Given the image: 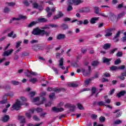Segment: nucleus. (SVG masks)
<instances>
[{
	"instance_id": "39448f33",
	"label": "nucleus",
	"mask_w": 126,
	"mask_h": 126,
	"mask_svg": "<svg viewBox=\"0 0 126 126\" xmlns=\"http://www.w3.org/2000/svg\"><path fill=\"white\" fill-rule=\"evenodd\" d=\"M31 3H32V7L36 9H39V10H43V7L41 5H39L37 3V2L34 0H31L30 1Z\"/></svg>"
},
{
	"instance_id": "c85d7f7f",
	"label": "nucleus",
	"mask_w": 126,
	"mask_h": 126,
	"mask_svg": "<svg viewBox=\"0 0 126 126\" xmlns=\"http://www.w3.org/2000/svg\"><path fill=\"white\" fill-rule=\"evenodd\" d=\"M8 37H12V38H16V34H14L13 35V31H12L11 32L9 33L8 34Z\"/></svg>"
},
{
	"instance_id": "bb28decb",
	"label": "nucleus",
	"mask_w": 126,
	"mask_h": 126,
	"mask_svg": "<svg viewBox=\"0 0 126 126\" xmlns=\"http://www.w3.org/2000/svg\"><path fill=\"white\" fill-rule=\"evenodd\" d=\"M68 86H69V87L76 88L78 87V84L75 83H70L68 84Z\"/></svg>"
},
{
	"instance_id": "aec40b11",
	"label": "nucleus",
	"mask_w": 126,
	"mask_h": 126,
	"mask_svg": "<svg viewBox=\"0 0 126 126\" xmlns=\"http://www.w3.org/2000/svg\"><path fill=\"white\" fill-rule=\"evenodd\" d=\"M37 23H38V21H32L30 23L29 25L27 26V27H28V28H31L32 27H33V26H35Z\"/></svg>"
},
{
	"instance_id": "f8f14e48",
	"label": "nucleus",
	"mask_w": 126,
	"mask_h": 126,
	"mask_svg": "<svg viewBox=\"0 0 126 126\" xmlns=\"http://www.w3.org/2000/svg\"><path fill=\"white\" fill-rule=\"evenodd\" d=\"M120 35H121V32L118 31L117 32V34L115 35V36L113 37V40L114 43H117L119 41V37H120Z\"/></svg>"
},
{
	"instance_id": "c9c22d12",
	"label": "nucleus",
	"mask_w": 126,
	"mask_h": 126,
	"mask_svg": "<svg viewBox=\"0 0 126 126\" xmlns=\"http://www.w3.org/2000/svg\"><path fill=\"white\" fill-rule=\"evenodd\" d=\"M77 105L79 110H84V107H83L82 104L77 103Z\"/></svg>"
},
{
	"instance_id": "58836bf2",
	"label": "nucleus",
	"mask_w": 126,
	"mask_h": 126,
	"mask_svg": "<svg viewBox=\"0 0 126 126\" xmlns=\"http://www.w3.org/2000/svg\"><path fill=\"white\" fill-rule=\"evenodd\" d=\"M97 105L98 106H106V104H105V102L103 101H100L97 102Z\"/></svg>"
},
{
	"instance_id": "0e129e2a",
	"label": "nucleus",
	"mask_w": 126,
	"mask_h": 126,
	"mask_svg": "<svg viewBox=\"0 0 126 126\" xmlns=\"http://www.w3.org/2000/svg\"><path fill=\"white\" fill-rule=\"evenodd\" d=\"M50 25H45L44 27L41 28V29H50Z\"/></svg>"
},
{
	"instance_id": "c756f323",
	"label": "nucleus",
	"mask_w": 126,
	"mask_h": 126,
	"mask_svg": "<svg viewBox=\"0 0 126 126\" xmlns=\"http://www.w3.org/2000/svg\"><path fill=\"white\" fill-rule=\"evenodd\" d=\"M118 67L117 66L113 65L111 67H110V70H112V71H116V70H118Z\"/></svg>"
},
{
	"instance_id": "79ce46f5",
	"label": "nucleus",
	"mask_w": 126,
	"mask_h": 126,
	"mask_svg": "<svg viewBox=\"0 0 126 126\" xmlns=\"http://www.w3.org/2000/svg\"><path fill=\"white\" fill-rule=\"evenodd\" d=\"M99 120L101 123H104V122L106 121V118H105L104 117L101 116L99 117Z\"/></svg>"
},
{
	"instance_id": "a19ab883",
	"label": "nucleus",
	"mask_w": 126,
	"mask_h": 126,
	"mask_svg": "<svg viewBox=\"0 0 126 126\" xmlns=\"http://www.w3.org/2000/svg\"><path fill=\"white\" fill-rule=\"evenodd\" d=\"M99 62H98V61H93L92 63V65H93V66H96L97 65H98V64H99Z\"/></svg>"
},
{
	"instance_id": "6e6d98bb",
	"label": "nucleus",
	"mask_w": 126,
	"mask_h": 126,
	"mask_svg": "<svg viewBox=\"0 0 126 126\" xmlns=\"http://www.w3.org/2000/svg\"><path fill=\"white\" fill-rule=\"evenodd\" d=\"M118 67V69H121L122 70H124V69L126 68V66L123 65L119 66Z\"/></svg>"
},
{
	"instance_id": "ea45409f",
	"label": "nucleus",
	"mask_w": 126,
	"mask_h": 126,
	"mask_svg": "<svg viewBox=\"0 0 126 126\" xmlns=\"http://www.w3.org/2000/svg\"><path fill=\"white\" fill-rule=\"evenodd\" d=\"M94 13H95V14H99V7L97 6L94 7Z\"/></svg>"
},
{
	"instance_id": "5701e85b",
	"label": "nucleus",
	"mask_w": 126,
	"mask_h": 126,
	"mask_svg": "<svg viewBox=\"0 0 126 126\" xmlns=\"http://www.w3.org/2000/svg\"><path fill=\"white\" fill-rule=\"evenodd\" d=\"M102 48L104 50L110 49V48H111V44H110L109 43H106L104 45H103Z\"/></svg>"
},
{
	"instance_id": "393cba45",
	"label": "nucleus",
	"mask_w": 126,
	"mask_h": 126,
	"mask_svg": "<svg viewBox=\"0 0 126 126\" xmlns=\"http://www.w3.org/2000/svg\"><path fill=\"white\" fill-rule=\"evenodd\" d=\"M24 74H25L26 76H27V77H31V71H30L29 70L25 71Z\"/></svg>"
},
{
	"instance_id": "09e8293b",
	"label": "nucleus",
	"mask_w": 126,
	"mask_h": 126,
	"mask_svg": "<svg viewBox=\"0 0 126 126\" xmlns=\"http://www.w3.org/2000/svg\"><path fill=\"white\" fill-rule=\"evenodd\" d=\"M41 125H43V122H41L39 124H35L34 125H32V124H29L28 126H40Z\"/></svg>"
},
{
	"instance_id": "c03bdc74",
	"label": "nucleus",
	"mask_w": 126,
	"mask_h": 126,
	"mask_svg": "<svg viewBox=\"0 0 126 126\" xmlns=\"http://www.w3.org/2000/svg\"><path fill=\"white\" fill-rule=\"evenodd\" d=\"M20 99L22 102H26L27 101V98H25L24 96L20 97Z\"/></svg>"
},
{
	"instance_id": "f704fd0d",
	"label": "nucleus",
	"mask_w": 126,
	"mask_h": 126,
	"mask_svg": "<svg viewBox=\"0 0 126 126\" xmlns=\"http://www.w3.org/2000/svg\"><path fill=\"white\" fill-rule=\"evenodd\" d=\"M30 82H32V83L35 84V82L37 81V78H33L32 79H30L29 80Z\"/></svg>"
},
{
	"instance_id": "b1692460",
	"label": "nucleus",
	"mask_w": 126,
	"mask_h": 126,
	"mask_svg": "<svg viewBox=\"0 0 126 126\" xmlns=\"http://www.w3.org/2000/svg\"><path fill=\"white\" fill-rule=\"evenodd\" d=\"M76 21H77V24L78 25H81V24H83V21H77V19H75V20L72 21L71 22V23H73L74 22H76Z\"/></svg>"
},
{
	"instance_id": "cd10ccee",
	"label": "nucleus",
	"mask_w": 126,
	"mask_h": 126,
	"mask_svg": "<svg viewBox=\"0 0 126 126\" xmlns=\"http://www.w3.org/2000/svg\"><path fill=\"white\" fill-rule=\"evenodd\" d=\"M37 22H48V20L46 18H41L38 19Z\"/></svg>"
},
{
	"instance_id": "ddd939ff",
	"label": "nucleus",
	"mask_w": 126,
	"mask_h": 126,
	"mask_svg": "<svg viewBox=\"0 0 126 126\" xmlns=\"http://www.w3.org/2000/svg\"><path fill=\"white\" fill-rule=\"evenodd\" d=\"M114 29H110L109 30H106V34H105V37H110V36H112L113 35V33L112 32L113 31Z\"/></svg>"
},
{
	"instance_id": "f03ea898",
	"label": "nucleus",
	"mask_w": 126,
	"mask_h": 126,
	"mask_svg": "<svg viewBox=\"0 0 126 126\" xmlns=\"http://www.w3.org/2000/svg\"><path fill=\"white\" fill-rule=\"evenodd\" d=\"M9 96L10 97H12L13 96V94L8 93L3 95L2 97V100L0 101V104L3 105V104H6L7 102V98L6 96Z\"/></svg>"
},
{
	"instance_id": "4c0bfd02",
	"label": "nucleus",
	"mask_w": 126,
	"mask_h": 126,
	"mask_svg": "<svg viewBox=\"0 0 126 126\" xmlns=\"http://www.w3.org/2000/svg\"><path fill=\"white\" fill-rule=\"evenodd\" d=\"M6 4H7L8 6H14V5H15V3L13 2H6Z\"/></svg>"
},
{
	"instance_id": "9b49d317",
	"label": "nucleus",
	"mask_w": 126,
	"mask_h": 126,
	"mask_svg": "<svg viewBox=\"0 0 126 126\" xmlns=\"http://www.w3.org/2000/svg\"><path fill=\"white\" fill-rule=\"evenodd\" d=\"M64 110V109H63V108H57L56 107H52V111L53 112H55V113L63 112Z\"/></svg>"
},
{
	"instance_id": "72a5a7b5",
	"label": "nucleus",
	"mask_w": 126,
	"mask_h": 126,
	"mask_svg": "<svg viewBox=\"0 0 126 126\" xmlns=\"http://www.w3.org/2000/svg\"><path fill=\"white\" fill-rule=\"evenodd\" d=\"M19 119V120H21V123L22 124L25 123V117L20 116Z\"/></svg>"
},
{
	"instance_id": "4be33fe9",
	"label": "nucleus",
	"mask_w": 126,
	"mask_h": 126,
	"mask_svg": "<svg viewBox=\"0 0 126 126\" xmlns=\"http://www.w3.org/2000/svg\"><path fill=\"white\" fill-rule=\"evenodd\" d=\"M61 27L63 30H66V29H68L69 28V27H68V25L66 24H62L61 25Z\"/></svg>"
},
{
	"instance_id": "864d4df0",
	"label": "nucleus",
	"mask_w": 126,
	"mask_h": 126,
	"mask_svg": "<svg viewBox=\"0 0 126 126\" xmlns=\"http://www.w3.org/2000/svg\"><path fill=\"white\" fill-rule=\"evenodd\" d=\"M71 20V19L68 18V17H65L63 19V21L65 22H67L68 21H70Z\"/></svg>"
},
{
	"instance_id": "4d7b16f0",
	"label": "nucleus",
	"mask_w": 126,
	"mask_h": 126,
	"mask_svg": "<svg viewBox=\"0 0 126 126\" xmlns=\"http://www.w3.org/2000/svg\"><path fill=\"white\" fill-rule=\"evenodd\" d=\"M57 15H58L59 17L61 18V17H63V14L62 11H59Z\"/></svg>"
},
{
	"instance_id": "0eeeda50",
	"label": "nucleus",
	"mask_w": 126,
	"mask_h": 126,
	"mask_svg": "<svg viewBox=\"0 0 126 126\" xmlns=\"http://www.w3.org/2000/svg\"><path fill=\"white\" fill-rule=\"evenodd\" d=\"M82 2H83V1L81 0H68V3L69 5L74 4V5H78Z\"/></svg>"
},
{
	"instance_id": "5fc2aeb1",
	"label": "nucleus",
	"mask_w": 126,
	"mask_h": 126,
	"mask_svg": "<svg viewBox=\"0 0 126 126\" xmlns=\"http://www.w3.org/2000/svg\"><path fill=\"white\" fill-rule=\"evenodd\" d=\"M53 70L55 72L56 74H59V71H58V69L56 67H52Z\"/></svg>"
},
{
	"instance_id": "1a4fd4ad",
	"label": "nucleus",
	"mask_w": 126,
	"mask_h": 126,
	"mask_svg": "<svg viewBox=\"0 0 126 126\" xmlns=\"http://www.w3.org/2000/svg\"><path fill=\"white\" fill-rule=\"evenodd\" d=\"M26 16H23L22 15H19L18 18H13L10 20V23H12V21L16 20L17 21H19L20 19H26Z\"/></svg>"
},
{
	"instance_id": "3c124183",
	"label": "nucleus",
	"mask_w": 126,
	"mask_h": 126,
	"mask_svg": "<svg viewBox=\"0 0 126 126\" xmlns=\"http://www.w3.org/2000/svg\"><path fill=\"white\" fill-rule=\"evenodd\" d=\"M97 90V89L95 87H93L92 88V93H96V91Z\"/></svg>"
},
{
	"instance_id": "8fccbe9b",
	"label": "nucleus",
	"mask_w": 126,
	"mask_h": 126,
	"mask_svg": "<svg viewBox=\"0 0 126 126\" xmlns=\"http://www.w3.org/2000/svg\"><path fill=\"white\" fill-rule=\"evenodd\" d=\"M114 63L116 65H118L119 63H121V59H118L116 60V61H115Z\"/></svg>"
},
{
	"instance_id": "49530a36",
	"label": "nucleus",
	"mask_w": 126,
	"mask_h": 126,
	"mask_svg": "<svg viewBox=\"0 0 126 126\" xmlns=\"http://www.w3.org/2000/svg\"><path fill=\"white\" fill-rule=\"evenodd\" d=\"M122 121L120 120H117L114 122V124H115V125H120V124H122Z\"/></svg>"
},
{
	"instance_id": "dca6fc26",
	"label": "nucleus",
	"mask_w": 126,
	"mask_h": 126,
	"mask_svg": "<svg viewBox=\"0 0 126 126\" xmlns=\"http://www.w3.org/2000/svg\"><path fill=\"white\" fill-rule=\"evenodd\" d=\"M111 61H112V59H108V58L103 57L102 63H106L107 65H109L110 62H111Z\"/></svg>"
},
{
	"instance_id": "e2e57ef3",
	"label": "nucleus",
	"mask_w": 126,
	"mask_h": 126,
	"mask_svg": "<svg viewBox=\"0 0 126 126\" xmlns=\"http://www.w3.org/2000/svg\"><path fill=\"white\" fill-rule=\"evenodd\" d=\"M103 75L105 77H110L111 76V75L107 72L103 73Z\"/></svg>"
},
{
	"instance_id": "a878e982",
	"label": "nucleus",
	"mask_w": 126,
	"mask_h": 126,
	"mask_svg": "<svg viewBox=\"0 0 126 126\" xmlns=\"http://www.w3.org/2000/svg\"><path fill=\"white\" fill-rule=\"evenodd\" d=\"M44 35H45L46 36H50V32H48L47 31H45L44 30H42L41 36H44Z\"/></svg>"
},
{
	"instance_id": "4468645a",
	"label": "nucleus",
	"mask_w": 126,
	"mask_h": 126,
	"mask_svg": "<svg viewBox=\"0 0 126 126\" xmlns=\"http://www.w3.org/2000/svg\"><path fill=\"white\" fill-rule=\"evenodd\" d=\"M13 52V49H10L8 51H5L2 54L3 57H8L9 55L12 54Z\"/></svg>"
},
{
	"instance_id": "473e14b6",
	"label": "nucleus",
	"mask_w": 126,
	"mask_h": 126,
	"mask_svg": "<svg viewBox=\"0 0 126 126\" xmlns=\"http://www.w3.org/2000/svg\"><path fill=\"white\" fill-rule=\"evenodd\" d=\"M11 84H12V85H19V82L12 80L10 82Z\"/></svg>"
},
{
	"instance_id": "9d476101",
	"label": "nucleus",
	"mask_w": 126,
	"mask_h": 126,
	"mask_svg": "<svg viewBox=\"0 0 126 126\" xmlns=\"http://www.w3.org/2000/svg\"><path fill=\"white\" fill-rule=\"evenodd\" d=\"M32 114H34V109H30L28 112H26V117H27L28 119H31Z\"/></svg>"
},
{
	"instance_id": "6e6552de",
	"label": "nucleus",
	"mask_w": 126,
	"mask_h": 126,
	"mask_svg": "<svg viewBox=\"0 0 126 126\" xmlns=\"http://www.w3.org/2000/svg\"><path fill=\"white\" fill-rule=\"evenodd\" d=\"M47 91H54V92H61V91H65V89L63 88H48L47 89Z\"/></svg>"
},
{
	"instance_id": "680f3d73",
	"label": "nucleus",
	"mask_w": 126,
	"mask_h": 126,
	"mask_svg": "<svg viewBox=\"0 0 126 126\" xmlns=\"http://www.w3.org/2000/svg\"><path fill=\"white\" fill-rule=\"evenodd\" d=\"M33 119L34 121H36V122H38V121H40V119L37 117V116H34L33 117Z\"/></svg>"
},
{
	"instance_id": "f257e3e1",
	"label": "nucleus",
	"mask_w": 126,
	"mask_h": 126,
	"mask_svg": "<svg viewBox=\"0 0 126 126\" xmlns=\"http://www.w3.org/2000/svg\"><path fill=\"white\" fill-rule=\"evenodd\" d=\"M23 103H22L19 99H17L16 102L13 104L11 110L13 111L14 110H16V111H18L20 108H21V106H23Z\"/></svg>"
},
{
	"instance_id": "603ef678",
	"label": "nucleus",
	"mask_w": 126,
	"mask_h": 126,
	"mask_svg": "<svg viewBox=\"0 0 126 126\" xmlns=\"http://www.w3.org/2000/svg\"><path fill=\"white\" fill-rule=\"evenodd\" d=\"M22 43V41H18L16 43V48L17 49L20 47V44Z\"/></svg>"
},
{
	"instance_id": "69168bd1",
	"label": "nucleus",
	"mask_w": 126,
	"mask_h": 126,
	"mask_svg": "<svg viewBox=\"0 0 126 126\" xmlns=\"http://www.w3.org/2000/svg\"><path fill=\"white\" fill-rule=\"evenodd\" d=\"M39 100H40V98H39V97H35L33 99L32 102H38Z\"/></svg>"
},
{
	"instance_id": "6ab92c4d",
	"label": "nucleus",
	"mask_w": 126,
	"mask_h": 126,
	"mask_svg": "<svg viewBox=\"0 0 126 126\" xmlns=\"http://www.w3.org/2000/svg\"><path fill=\"white\" fill-rule=\"evenodd\" d=\"M126 94V91H122L119 93L117 94V96H118V98H121L122 96H125Z\"/></svg>"
},
{
	"instance_id": "20e7f679",
	"label": "nucleus",
	"mask_w": 126,
	"mask_h": 126,
	"mask_svg": "<svg viewBox=\"0 0 126 126\" xmlns=\"http://www.w3.org/2000/svg\"><path fill=\"white\" fill-rule=\"evenodd\" d=\"M42 30L40 29L39 27H37L35 29H33V30L32 32V34L35 36H39V35H40V36H42Z\"/></svg>"
},
{
	"instance_id": "2eb2a0df",
	"label": "nucleus",
	"mask_w": 126,
	"mask_h": 126,
	"mask_svg": "<svg viewBox=\"0 0 126 126\" xmlns=\"http://www.w3.org/2000/svg\"><path fill=\"white\" fill-rule=\"evenodd\" d=\"M65 107L67 108H70V111L71 112H74V110H75V105L73 104H66Z\"/></svg>"
},
{
	"instance_id": "052dcab7",
	"label": "nucleus",
	"mask_w": 126,
	"mask_h": 126,
	"mask_svg": "<svg viewBox=\"0 0 126 126\" xmlns=\"http://www.w3.org/2000/svg\"><path fill=\"white\" fill-rule=\"evenodd\" d=\"M91 118L93 120H96L97 119V115L96 114H92L91 115Z\"/></svg>"
},
{
	"instance_id": "a18cd8bd",
	"label": "nucleus",
	"mask_w": 126,
	"mask_h": 126,
	"mask_svg": "<svg viewBox=\"0 0 126 126\" xmlns=\"http://www.w3.org/2000/svg\"><path fill=\"white\" fill-rule=\"evenodd\" d=\"M45 101H46V98L45 97H42L41 98V101L40 103L36 104V105H41V104H43Z\"/></svg>"
},
{
	"instance_id": "f3484780",
	"label": "nucleus",
	"mask_w": 126,
	"mask_h": 126,
	"mask_svg": "<svg viewBox=\"0 0 126 126\" xmlns=\"http://www.w3.org/2000/svg\"><path fill=\"white\" fill-rule=\"evenodd\" d=\"M66 36H65V34L60 33L57 36V39L58 40H63V39H65Z\"/></svg>"
},
{
	"instance_id": "7ed1b4c3",
	"label": "nucleus",
	"mask_w": 126,
	"mask_h": 126,
	"mask_svg": "<svg viewBox=\"0 0 126 126\" xmlns=\"http://www.w3.org/2000/svg\"><path fill=\"white\" fill-rule=\"evenodd\" d=\"M46 11L47 12V18H50L52 15H53V12H55L56 11V8L52 7L50 9L49 7H46Z\"/></svg>"
},
{
	"instance_id": "774afa93",
	"label": "nucleus",
	"mask_w": 126,
	"mask_h": 126,
	"mask_svg": "<svg viewBox=\"0 0 126 126\" xmlns=\"http://www.w3.org/2000/svg\"><path fill=\"white\" fill-rule=\"evenodd\" d=\"M30 97H33L35 96V92H31L30 93Z\"/></svg>"
},
{
	"instance_id": "412c9836",
	"label": "nucleus",
	"mask_w": 126,
	"mask_h": 126,
	"mask_svg": "<svg viewBox=\"0 0 126 126\" xmlns=\"http://www.w3.org/2000/svg\"><path fill=\"white\" fill-rule=\"evenodd\" d=\"M9 120V116L8 115H5L2 118V121L4 122V123H6V122H8Z\"/></svg>"
},
{
	"instance_id": "e433bc0d",
	"label": "nucleus",
	"mask_w": 126,
	"mask_h": 126,
	"mask_svg": "<svg viewBox=\"0 0 126 126\" xmlns=\"http://www.w3.org/2000/svg\"><path fill=\"white\" fill-rule=\"evenodd\" d=\"M116 51H118V48H114L112 50L109 51V53L110 55H113L116 52Z\"/></svg>"
},
{
	"instance_id": "7c9ffc66",
	"label": "nucleus",
	"mask_w": 126,
	"mask_h": 126,
	"mask_svg": "<svg viewBox=\"0 0 126 126\" xmlns=\"http://www.w3.org/2000/svg\"><path fill=\"white\" fill-rule=\"evenodd\" d=\"M63 58H62L60 59V60L59 61V66H63Z\"/></svg>"
},
{
	"instance_id": "2f4dec72",
	"label": "nucleus",
	"mask_w": 126,
	"mask_h": 126,
	"mask_svg": "<svg viewBox=\"0 0 126 126\" xmlns=\"http://www.w3.org/2000/svg\"><path fill=\"white\" fill-rule=\"evenodd\" d=\"M92 80L91 79H87V80L84 81L85 86H87L89 84V83L91 82Z\"/></svg>"
},
{
	"instance_id": "13d9d810",
	"label": "nucleus",
	"mask_w": 126,
	"mask_h": 126,
	"mask_svg": "<svg viewBox=\"0 0 126 126\" xmlns=\"http://www.w3.org/2000/svg\"><path fill=\"white\" fill-rule=\"evenodd\" d=\"M105 104H110V103H111V99H109V98H107L106 99H105Z\"/></svg>"
},
{
	"instance_id": "a211bd4d",
	"label": "nucleus",
	"mask_w": 126,
	"mask_h": 126,
	"mask_svg": "<svg viewBox=\"0 0 126 126\" xmlns=\"http://www.w3.org/2000/svg\"><path fill=\"white\" fill-rule=\"evenodd\" d=\"M99 20V17H94L92 18L90 20V22L91 24H95L96 21Z\"/></svg>"
},
{
	"instance_id": "423d86ee",
	"label": "nucleus",
	"mask_w": 126,
	"mask_h": 126,
	"mask_svg": "<svg viewBox=\"0 0 126 126\" xmlns=\"http://www.w3.org/2000/svg\"><path fill=\"white\" fill-rule=\"evenodd\" d=\"M91 71V67L89 66L88 70H86L85 68H82L81 69V72L84 76H89L90 75V72Z\"/></svg>"
},
{
	"instance_id": "338daca9",
	"label": "nucleus",
	"mask_w": 126,
	"mask_h": 126,
	"mask_svg": "<svg viewBox=\"0 0 126 126\" xmlns=\"http://www.w3.org/2000/svg\"><path fill=\"white\" fill-rule=\"evenodd\" d=\"M32 49L33 51H35L36 52H37V51L38 50V47H37L36 46H32Z\"/></svg>"
},
{
	"instance_id": "37998d69",
	"label": "nucleus",
	"mask_w": 126,
	"mask_h": 126,
	"mask_svg": "<svg viewBox=\"0 0 126 126\" xmlns=\"http://www.w3.org/2000/svg\"><path fill=\"white\" fill-rule=\"evenodd\" d=\"M9 11H10V9H9V8L7 7H5L4 9V12H5V13H8L9 12Z\"/></svg>"
},
{
	"instance_id": "bf43d9fd",
	"label": "nucleus",
	"mask_w": 126,
	"mask_h": 126,
	"mask_svg": "<svg viewBox=\"0 0 126 126\" xmlns=\"http://www.w3.org/2000/svg\"><path fill=\"white\" fill-rule=\"evenodd\" d=\"M123 16H125V13H121L118 15V18H122Z\"/></svg>"
},
{
	"instance_id": "de8ad7c7",
	"label": "nucleus",
	"mask_w": 126,
	"mask_h": 126,
	"mask_svg": "<svg viewBox=\"0 0 126 126\" xmlns=\"http://www.w3.org/2000/svg\"><path fill=\"white\" fill-rule=\"evenodd\" d=\"M116 56L118 57H123V52L118 51V52L116 54Z\"/></svg>"
}]
</instances>
